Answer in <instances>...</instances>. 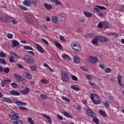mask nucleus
I'll return each instance as SVG.
<instances>
[{"label": "nucleus", "instance_id": "nucleus-1", "mask_svg": "<svg viewBox=\"0 0 124 124\" xmlns=\"http://www.w3.org/2000/svg\"><path fill=\"white\" fill-rule=\"evenodd\" d=\"M23 59L25 62H27V63H29V64H31L34 62V59H33V58L31 56L24 55Z\"/></svg>", "mask_w": 124, "mask_h": 124}, {"label": "nucleus", "instance_id": "nucleus-2", "mask_svg": "<svg viewBox=\"0 0 124 124\" xmlns=\"http://www.w3.org/2000/svg\"><path fill=\"white\" fill-rule=\"evenodd\" d=\"M71 46L75 52H80V51H81V45H80V44L78 42L73 44Z\"/></svg>", "mask_w": 124, "mask_h": 124}, {"label": "nucleus", "instance_id": "nucleus-3", "mask_svg": "<svg viewBox=\"0 0 124 124\" xmlns=\"http://www.w3.org/2000/svg\"><path fill=\"white\" fill-rule=\"evenodd\" d=\"M61 75H62L61 80L63 82H67V81H69V77H68V76L67 75V73L64 71H62L61 72Z\"/></svg>", "mask_w": 124, "mask_h": 124}, {"label": "nucleus", "instance_id": "nucleus-4", "mask_svg": "<svg viewBox=\"0 0 124 124\" xmlns=\"http://www.w3.org/2000/svg\"><path fill=\"white\" fill-rule=\"evenodd\" d=\"M13 18L11 17H7L3 16H1L0 17V20L2 22H4V23H10V22H12Z\"/></svg>", "mask_w": 124, "mask_h": 124}, {"label": "nucleus", "instance_id": "nucleus-5", "mask_svg": "<svg viewBox=\"0 0 124 124\" xmlns=\"http://www.w3.org/2000/svg\"><path fill=\"white\" fill-rule=\"evenodd\" d=\"M9 118L11 120L14 121L15 120H18L19 119V114L16 113H11L9 115Z\"/></svg>", "mask_w": 124, "mask_h": 124}, {"label": "nucleus", "instance_id": "nucleus-6", "mask_svg": "<svg viewBox=\"0 0 124 124\" xmlns=\"http://www.w3.org/2000/svg\"><path fill=\"white\" fill-rule=\"evenodd\" d=\"M34 19V17L32 15H28V16H26L25 20L27 23H29L31 24L32 22H33V19Z\"/></svg>", "mask_w": 124, "mask_h": 124}, {"label": "nucleus", "instance_id": "nucleus-7", "mask_svg": "<svg viewBox=\"0 0 124 124\" xmlns=\"http://www.w3.org/2000/svg\"><path fill=\"white\" fill-rule=\"evenodd\" d=\"M12 47L14 48H19L20 47V43L16 40H12Z\"/></svg>", "mask_w": 124, "mask_h": 124}, {"label": "nucleus", "instance_id": "nucleus-8", "mask_svg": "<svg viewBox=\"0 0 124 124\" xmlns=\"http://www.w3.org/2000/svg\"><path fill=\"white\" fill-rule=\"evenodd\" d=\"M88 61L93 63H96V62H98L99 60H98V58L96 57H90V58L88 59Z\"/></svg>", "mask_w": 124, "mask_h": 124}, {"label": "nucleus", "instance_id": "nucleus-9", "mask_svg": "<svg viewBox=\"0 0 124 124\" xmlns=\"http://www.w3.org/2000/svg\"><path fill=\"white\" fill-rule=\"evenodd\" d=\"M86 113L90 117H93L94 116V112L90 109H87L86 110Z\"/></svg>", "mask_w": 124, "mask_h": 124}, {"label": "nucleus", "instance_id": "nucleus-10", "mask_svg": "<svg viewBox=\"0 0 124 124\" xmlns=\"http://www.w3.org/2000/svg\"><path fill=\"white\" fill-rule=\"evenodd\" d=\"M23 75L24 77H25V78H28V79H31V78H32L31 74L30 73L24 72L23 73Z\"/></svg>", "mask_w": 124, "mask_h": 124}, {"label": "nucleus", "instance_id": "nucleus-11", "mask_svg": "<svg viewBox=\"0 0 124 124\" xmlns=\"http://www.w3.org/2000/svg\"><path fill=\"white\" fill-rule=\"evenodd\" d=\"M14 77L17 82H21L22 81V77L20 75L15 74Z\"/></svg>", "mask_w": 124, "mask_h": 124}, {"label": "nucleus", "instance_id": "nucleus-12", "mask_svg": "<svg viewBox=\"0 0 124 124\" xmlns=\"http://www.w3.org/2000/svg\"><path fill=\"white\" fill-rule=\"evenodd\" d=\"M122 79H123V77H122L121 75H119L117 77V80L118 81V85H119V86H121V87H124V84L123 83H122Z\"/></svg>", "mask_w": 124, "mask_h": 124}, {"label": "nucleus", "instance_id": "nucleus-13", "mask_svg": "<svg viewBox=\"0 0 124 124\" xmlns=\"http://www.w3.org/2000/svg\"><path fill=\"white\" fill-rule=\"evenodd\" d=\"M42 116H43L44 118L47 119L49 124H52V119L50 118V116L46 114H43Z\"/></svg>", "mask_w": 124, "mask_h": 124}, {"label": "nucleus", "instance_id": "nucleus-14", "mask_svg": "<svg viewBox=\"0 0 124 124\" xmlns=\"http://www.w3.org/2000/svg\"><path fill=\"white\" fill-rule=\"evenodd\" d=\"M30 92V89L28 87H26L24 90L21 91V93H23V94H28Z\"/></svg>", "mask_w": 124, "mask_h": 124}, {"label": "nucleus", "instance_id": "nucleus-15", "mask_svg": "<svg viewBox=\"0 0 124 124\" xmlns=\"http://www.w3.org/2000/svg\"><path fill=\"white\" fill-rule=\"evenodd\" d=\"M74 62L75 63H80V58L78 55H75L74 57Z\"/></svg>", "mask_w": 124, "mask_h": 124}, {"label": "nucleus", "instance_id": "nucleus-16", "mask_svg": "<svg viewBox=\"0 0 124 124\" xmlns=\"http://www.w3.org/2000/svg\"><path fill=\"white\" fill-rule=\"evenodd\" d=\"M36 48L40 52V53H44V49H43V48L41 46L38 45V44H36Z\"/></svg>", "mask_w": 124, "mask_h": 124}, {"label": "nucleus", "instance_id": "nucleus-17", "mask_svg": "<svg viewBox=\"0 0 124 124\" xmlns=\"http://www.w3.org/2000/svg\"><path fill=\"white\" fill-rule=\"evenodd\" d=\"M50 1L53 3H55L56 5H62V3L58 0H50Z\"/></svg>", "mask_w": 124, "mask_h": 124}, {"label": "nucleus", "instance_id": "nucleus-18", "mask_svg": "<svg viewBox=\"0 0 124 124\" xmlns=\"http://www.w3.org/2000/svg\"><path fill=\"white\" fill-rule=\"evenodd\" d=\"M23 4L26 6H31V2L30 0H25L23 2Z\"/></svg>", "mask_w": 124, "mask_h": 124}, {"label": "nucleus", "instance_id": "nucleus-19", "mask_svg": "<svg viewBox=\"0 0 124 124\" xmlns=\"http://www.w3.org/2000/svg\"><path fill=\"white\" fill-rule=\"evenodd\" d=\"M98 113L102 116V117H104L105 118H107V115L106 114V112L102 110H99L98 111Z\"/></svg>", "mask_w": 124, "mask_h": 124}, {"label": "nucleus", "instance_id": "nucleus-20", "mask_svg": "<svg viewBox=\"0 0 124 124\" xmlns=\"http://www.w3.org/2000/svg\"><path fill=\"white\" fill-rule=\"evenodd\" d=\"M96 96V97H97V98H99V95H97V94H90V98L91 99V100H92V101L93 102V101H94V97Z\"/></svg>", "mask_w": 124, "mask_h": 124}, {"label": "nucleus", "instance_id": "nucleus-21", "mask_svg": "<svg viewBox=\"0 0 124 124\" xmlns=\"http://www.w3.org/2000/svg\"><path fill=\"white\" fill-rule=\"evenodd\" d=\"M10 93L12 95H20V93L15 91H11Z\"/></svg>", "mask_w": 124, "mask_h": 124}, {"label": "nucleus", "instance_id": "nucleus-22", "mask_svg": "<svg viewBox=\"0 0 124 124\" xmlns=\"http://www.w3.org/2000/svg\"><path fill=\"white\" fill-rule=\"evenodd\" d=\"M44 6L45 8L47 9V10H51V9L52 8V5H49L46 3H44Z\"/></svg>", "mask_w": 124, "mask_h": 124}, {"label": "nucleus", "instance_id": "nucleus-23", "mask_svg": "<svg viewBox=\"0 0 124 124\" xmlns=\"http://www.w3.org/2000/svg\"><path fill=\"white\" fill-rule=\"evenodd\" d=\"M54 45H55V46H56L58 48V49H60V50H62V45H61V44H60L59 42L55 41L54 42Z\"/></svg>", "mask_w": 124, "mask_h": 124}, {"label": "nucleus", "instance_id": "nucleus-24", "mask_svg": "<svg viewBox=\"0 0 124 124\" xmlns=\"http://www.w3.org/2000/svg\"><path fill=\"white\" fill-rule=\"evenodd\" d=\"M62 57L64 60H67V61H70L71 60L70 57L67 54H63Z\"/></svg>", "mask_w": 124, "mask_h": 124}, {"label": "nucleus", "instance_id": "nucleus-25", "mask_svg": "<svg viewBox=\"0 0 124 124\" xmlns=\"http://www.w3.org/2000/svg\"><path fill=\"white\" fill-rule=\"evenodd\" d=\"M52 21L53 23L56 24V25H58V24H59V21H58V17L56 16H53L52 17Z\"/></svg>", "mask_w": 124, "mask_h": 124}, {"label": "nucleus", "instance_id": "nucleus-26", "mask_svg": "<svg viewBox=\"0 0 124 124\" xmlns=\"http://www.w3.org/2000/svg\"><path fill=\"white\" fill-rule=\"evenodd\" d=\"M93 123H95V124H99V120H98V119H97L96 117L93 116Z\"/></svg>", "mask_w": 124, "mask_h": 124}, {"label": "nucleus", "instance_id": "nucleus-27", "mask_svg": "<svg viewBox=\"0 0 124 124\" xmlns=\"http://www.w3.org/2000/svg\"><path fill=\"white\" fill-rule=\"evenodd\" d=\"M71 88L74 90L76 92H79V91H80V88L76 87L75 85L71 86Z\"/></svg>", "mask_w": 124, "mask_h": 124}, {"label": "nucleus", "instance_id": "nucleus-28", "mask_svg": "<svg viewBox=\"0 0 124 124\" xmlns=\"http://www.w3.org/2000/svg\"><path fill=\"white\" fill-rule=\"evenodd\" d=\"M83 14L85 15V16H87V17H93V14L92 13L85 12L83 13Z\"/></svg>", "mask_w": 124, "mask_h": 124}, {"label": "nucleus", "instance_id": "nucleus-29", "mask_svg": "<svg viewBox=\"0 0 124 124\" xmlns=\"http://www.w3.org/2000/svg\"><path fill=\"white\" fill-rule=\"evenodd\" d=\"M104 104L106 108H109L110 107V103L108 101H104Z\"/></svg>", "mask_w": 124, "mask_h": 124}, {"label": "nucleus", "instance_id": "nucleus-30", "mask_svg": "<svg viewBox=\"0 0 124 124\" xmlns=\"http://www.w3.org/2000/svg\"><path fill=\"white\" fill-rule=\"evenodd\" d=\"M3 101L4 102H9V103H12V101H11V100L9 98L5 97L3 98Z\"/></svg>", "mask_w": 124, "mask_h": 124}, {"label": "nucleus", "instance_id": "nucleus-31", "mask_svg": "<svg viewBox=\"0 0 124 124\" xmlns=\"http://www.w3.org/2000/svg\"><path fill=\"white\" fill-rule=\"evenodd\" d=\"M97 41H98V39L97 38V36H96L92 40V42L93 44H97Z\"/></svg>", "mask_w": 124, "mask_h": 124}, {"label": "nucleus", "instance_id": "nucleus-32", "mask_svg": "<svg viewBox=\"0 0 124 124\" xmlns=\"http://www.w3.org/2000/svg\"><path fill=\"white\" fill-rule=\"evenodd\" d=\"M63 113L66 117H67L68 118H70L71 119H72V115L69 114L67 112L64 111Z\"/></svg>", "mask_w": 124, "mask_h": 124}, {"label": "nucleus", "instance_id": "nucleus-33", "mask_svg": "<svg viewBox=\"0 0 124 124\" xmlns=\"http://www.w3.org/2000/svg\"><path fill=\"white\" fill-rule=\"evenodd\" d=\"M30 69L33 71H36V70H37V66H36V65L31 66H30Z\"/></svg>", "mask_w": 124, "mask_h": 124}, {"label": "nucleus", "instance_id": "nucleus-34", "mask_svg": "<svg viewBox=\"0 0 124 124\" xmlns=\"http://www.w3.org/2000/svg\"><path fill=\"white\" fill-rule=\"evenodd\" d=\"M103 36H97L98 41H100V42H103Z\"/></svg>", "mask_w": 124, "mask_h": 124}, {"label": "nucleus", "instance_id": "nucleus-35", "mask_svg": "<svg viewBox=\"0 0 124 124\" xmlns=\"http://www.w3.org/2000/svg\"><path fill=\"white\" fill-rule=\"evenodd\" d=\"M109 26V24L107 22H103V27L105 29H108V27Z\"/></svg>", "mask_w": 124, "mask_h": 124}, {"label": "nucleus", "instance_id": "nucleus-36", "mask_svg": "<svg viewBox=\"0 0 124 124\" xmlns=\"http://www.w3.org/2000/svg\"><path fill=\"white\" fill-rule=\"evenodd\" d=\"M41 83H42V84H48V83H49V80L42 79L41 80Z\"/></svg>", "mask_w": 124, "mask_h": 124}, {"label": "nucleus", "instance_id": "nucleus-37", "mask_svg": "<svg viewBox=\"0 0 124 124\" xmlns=\"http://www.w3.org/2000/svg\"><path fill=\"white\" fill-rule=\"evenodd\" d=\"M10 71V69L8 67H6L5 69H4L3 72H4V73L7 74V73H9Z\"/></svg>", "mask_w": 124, "mask_h": 124}, {"label": "nucleus", "instance_id": "nucleus-38", "mask_svg": "<svg viewBox=\"0 0 124 124\" xmlns=\"http://www.w3.org/2000/svg\"><path fill=\"white\" fill-rule=\"evenodd\" d=\"M24 49H25V50H32V51H33V49L32 48V47L28 46H24Z\"/></svg>", "mask_w": 124, "mask_h": 124}, {"label": "nucleus", "instance_id": "nucleus-39", "mask_svg": "<svg viewBox=\"0 0 124 124\" xmlns=\"http://www.w3.org/2000/svg\"><path fill=\"white\" fill-rule=\"evenodd\" d=\"M28 122L29 123V124H34V122H33V120H32V119L31 118L29 117L28 118Z\"/></svg>", "mask_w": 124, "mask_h": 124}, {"label": "nucleus", "instance_id": "nucleus-40", "mask_svg": "<svg viewBox=\"0 0 124 124\" xmlns=\"http://www.w3.org/2000/svg\"><path fill=\"white\" fill-rule=\"evenodd\" d=\"M60 39L61 41L62 42L64 43L65 42V41H66L65 40V38H64V37H63L62 35H60Z\"/></svg>", "mask_w": 124, "mask_h": 124}, {"label": "nucleus", "instance_id": "nucleus-41", "mask_svg": "<svg viewBox=\"0 0 124 124\" xmlns=\"http://www.w3.org/2000/svg\"><path fill=\"white\" fill-rule=\"evenodd\" d=\"M0 57H1V58H5V57H6V54L3 51H1L0 52Z\"/></svg>", "mask_w": 124, "mask_h": 124}, {"label": "nucleus", "instance_id": "nucleus-42", "mask_svg": "<svg viewBox=\"0 0 124 124\" xmlns=\"http://www.w3.org/2000/svg\"><path fill=\"white\" fill-rule=\"evenodd\" d=\"M112 70L110 68H106L105 70L106 73H111Z\"/></svg>", "mask_w": 124, "mask_h": 124}, {"label": "nucleus", "instance_id": "nucleus-43", "mask_svg": "<svg viewBox=\"0 0 124 124\" xmlns=\"http://www.w3.org/2000/svg\"><path fill=\"white\" fill-rule=\"evenodd\" d=\"M62 98L64 100V101H66V102H70V100L68 99V98H66V97L64 96H62Z\"/></svg>", "mask_w": 124, "mask_h": 124}, {"label": "nucleus", "instance_id": "nucleus-44", "mask_svg": "<svg viewBox=\"0 0 124 124\" xmlns=\"http://www.w3.org/2000/svg\"><path fill=\"white\" fill-rule=\"evenodd\" d=\"M96 7H97V8H99V9H101V10H106V8L103 6H99V5H96Z\"/></svg>", "mask_w": 124, "mask_h": 124}, {"label": "nucleus", "instance_id": "nucleus-45", "mask_svg": "<svg viewBox=\"0 0 124 124\" xmlns=\"http://www.w3.org/2000/svg\"><path fill=\"white\" fill-rule=\"evenodd\" d=\"M40 96L43 99H47L48 98V96L44 94H41Z\"/></svg>", "mask_w": 124, "mask_h": 124}, {"label": "nucleus", "instance_id": "nucleus-46", "mask_svg": "<svg viewBox=\"0 0 124 124\" xmlns=\"http://www.w3.org/2000/svg\"><path fill=\"white\" fill-rule=\"evenodd\" d=\"M109 35H111L114 37H117V36H118V34H117V33H109Z\"/></svg>", "mask_w": 124, "mask_h": 124}, {"label": "nucleus", "instance_id": "nucleus-47", "mask_svg": "<svg viewBox=\"0 0 124 124\" xmlns=\"http://www.w3.org/2000/svg\"><path fill=\"white\" fill-rule=\"evenodd\" d=\"M11 85L14 89H16L18 87V85L15 83H12Z\"/></svg>", "mask_w": 124, "mask_h": 124}, {"label": "nucleus", "instance_id": "nucleus-48", "mask_svg": "<svg viewBox=\"0 0 124 124\" xmlns=\"http://www.w3.org/2000/svg\"><path fill=\"white\" fill-rule=\"evenodd\" d=\"M72 79L73 81H78L77 77L74 75H71Z\"/></svg>", "mask_w": 124, "mask_h": 124}, {"label": "nucleus", "instance_id": "nucleus-49", "mask_svg": "<svg viewBox=\"0 0 124 124\" xmlns=\"http://www.w3.org/2000/svg\"><path fill=\"white\" fill-rule=\"evenodd\" d=\"M16 104L18 106H22V101H16Z\"/></svg>", "mask_w": 124, "mask_h": 124}, {"label": "nucleus", "instance_id": "nucleus-50", "mask_svg": "<svg viewBox=\"0 0 124 124\" xmlns=\"http://www.w3.org/2000/svg\"><path fill=\"white\" fill-rule=\"evenodd\" d=\"M0 63H2V64H6V62L4 59H0Z\"/></svg>", "mask_w": 124, "mask_h": 124}, {"label": "nucleus", "instance_id": "nucleus-51", "mask_svg": "<svg viewBox=\"0 0 124 124\" xmlns=\"http://www.w3.org/2000/svg\"><path fill=\"white\" fill-rule=\"evenodd\" d=\"M14 124H23V122L21 121L17 120L14 122Z\"/></svg>", "mask_w": 124, "mask_h": 124}, {"label": "nucleus", "instance_id": "nucleus-52", "mask_svg": "<svg viewBox=\"0 0 124 124\" xmlns=\"http://www.w3.org/2000/svg\"><path fill=\"white\" fill-rule=\"evenodd\" d=\"M107 41H109V39L107 37H106L104 36L103 39V42H107Z\"/></svg>", "mask_w": 124, "mask_h": 124}, {"label": "nucleus", "instance_id": "nucleus-53", "mask_svg": "<svg viewBox=\"0 0 124 124\" xmlns=\"http://www.w3.org/2000/svg\"><path fill=\"white\" fill-rule=\"evenodd\" d=\"M93 103H94V104H96V105L100 104L101 101L100 100H97V101L94 100L93 101Z\"/></svg>", "mask_w": 124, "mask_h": 124}, {"label": "nucleus", "instance_id": "nucleus-54", "mask_svg": "<svg viewBox=\"0 0 124 124\" xmlns=\"http://www.w3.org/2000/svg\"><path fill=\"white\" fill-rule=\"evenodd\" d=\"M7 37L9 39H11L13 38V35L12 34L9 33L7 34Z\"/></svg>", "mask_w": 124, "mask_h": 124}, {"label": "nucleus", "instance_id": "nucleus-55", "mask_svg": "<svg viewBox=\"0 0 124 124\" xmlns=\"http://www.w3.org/2000/svg\"><path fill=\"white\" fill-rule=\"evenodd\" d=\"M3 81H4V82H5V83H6V82H7L8 83H11V79L6 78V79H4Z\"/></svg>", "mask_w": 124, "mask_h": 124}, {"label": "nucleus", "instance_id": "nucleus-56", "mask_svg": "<svg viewBox=\"0 0 124 124\" xmlns=\"http://www.w3.org/2000/svg\"><path fill=\"white\" fill-rule=\"evenodd\" d=\"M93 11L94 13H98L99 12V10L97 8H94L93 9Z\"/></svg>", "mask_w": 124, "mask_h": 124}, {"label": "nucleus", "instance_id": "nucleus-57", "mask_svg": "<svg viewBox=\"0 0 124 124\" xmlns=\"http://www.w3.org/2000/svg\"><path fill=\"white\" fill-rule=\"evenodd\" d=\"M20 8L21 10H23V11H25V10H27V8L25 7L24 6H20Z\"/></svg>", "mask_w": 124, "mask_h": 124}, {"label": "nucleus", "instance_id": "nucleus-58", "mask_svg": "<svg viewBox=\"0 0 124 124\" xmlns=\"http://www.w3.org/2000/svg\"><path fill=\"white\" fill-rule=\"evenodd\" d=\"M32 4L34 5V6H37V1L36 0H34L32 1V2H31Z\"/></svg>", "mask_w": 124, "mask_h": 124}, {"label": "nucleus", "instance_id": "nucleus-59", "mask_svg": "<svg viewBox=\"0 0 124 124\" xmlns=\"http://www.w3.org/2000/svg\"><path fill=\"white\" fill-rule=\"evenodd\" d=\"M98 28H100V29H102L103 28V23L100 22L98 25Z\"/></svg>", "mask_w": 124, "mask_h": 124}, {"label": "nucleus", "instance_id": "nucleus-60", "mask_svg": "<svg viewBox=\"0 0 124 124\" xmlns=\"http://www.w3.org/2000/svg\"><path fill=\"white\" fill-rule=\"evenodd\" d=\"M86 78L87 80H89V81H92V79H91V76H90V75H87L86 76Z\"/></svg>", "mask_w": 124, "mask_h": 124}, {"label": "nucleus", "instance_id": "nucleus-61", "mask_svg": "<svg viewBox=\"0 0 124 124\" xmlns=\"http://www.w3.org/2000/svg\"><path fill=\"white\" fill-rule=\"evenodd\" d=\"M10 54L12 55V56H15V57H16V58H17V59H19V56H18V55H17L16 54H15V53L14 52H11L10 53Z\"/></svg>", "mask_w": 124, "mask_h": 124}, {"label": "nucleus", "instance_id": "nucleus-62", "mask_svg": "<svg viewBox=\"0 0 124 124\" xmlns=\"http://www.w3.org/2000/svg\"><path fill=\"white\" fill-rule=\"evenodd\" d=\"M57 119H58V120H60V121H62L63 120L62 116L60 115H57Z\"/></svg>", "mask_w": 124, "mask_h": 124}, {"label": "nucleus", "instance_id": "nucleus-63", "mask_svg": "<svg viewBox=\"0 0 124 124\" xmlns=\"http://www.w3.org/2000/svg\"><path fill=\"white\" fill-rule=\"evenodd\" d=\"M77 31L78 32H81V31H83V28L79 27L77 29Z\"/></svg>", "mask_w": 124, "mask_h": 124}, {"label": "nucleus", "instance_id": "nucleus-64", "mask_svg": "<svg viewBox=\"0 0 124 124\" xmlns=\"http://www.w3.org/2000/svg\"><path fill=\"white\" fill-rule=\"evenodd\" d=\"M79 22H80V23H85V20L84 18H80L79 19Z\"/></svg>", "mask_w": 124, "mask_h": 124}]
</instances>
